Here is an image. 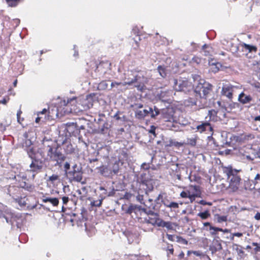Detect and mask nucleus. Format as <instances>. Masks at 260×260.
<instances>
[{
    "instance_id": "nucleus-1",
    "label": "nucleus",
    "mask_w": 260,
    "mask_h": 260,
    "mask_svg": "<svg viewBox=\"0 0 260 260\" xmlns=\"http://www.w3.org/2000/svg\"><path fill=\"white\" fill-rule=\"evenodd\" d=\"M44 152L51 161L55 162V166H61L62 163L66 159V156L61 152L57 150L56 143L51 139L44 138L42 142Z\"/></svg>"
},
{
    "instance_id": "nucleus-2",
    "label": "nucleus",
    "mask_w": 260,
    "mask_h": 260,
    "mask_svg": "<svg viewBox=\"0 0 260 260\" xmlns=\"http://www.w3.org/2000/svg\"><path fill=\"white\" fill-rule=\"evenodd\" d=\"M223 172L230 180L229 188L233 191H236L240 187L241 178L239 173L240 170L234 169L232 166L222 167Z\"/></svg>"
},
{
    "instance_id": "nucleus-3",
    "label": "nucleus",
    "mask_w": 260,
    "mask_h": 260,
    "mask_svg": "<svg viewBox=\"0 0 260 260\" xmlns=\"http://www.w3.org/2000/svg\"><path fill=\"white\" fill-rule=\"evenodd\" d=\"M87 100H84L82 101L83 103V109H78V108H76V105H74L76 103V98H74L70 99H68L66 102L64 100L62 103L63 105L65 106L66 110L64 111V113H78L83 110H85L90 108V105H91L90 103L87 104L86 103Z\"/></svg>"
},
{
    "instance_id": "nucleus-4",
    "label": "nucleus",
    "mask_w": 260,
    "mask_h": 260,
    "mask_svg": "<svg viewBox=\"0 0 260 260\" xmlns=\"http://www.w3.org/2000/svg\"><path fill=\"white\" fill-rule=\"evenodd\" d=\"M212 85L208 83H199L193 91L194 96L200 99L206 100L212 90Z\"/></svg>"
},
{
    "instance_id": "nucleus-5",
    "label": "nucleus",
    "mask_w": 260,
    "mask_h": 260,
    "mask_svg": "<svg viewBox=\"0 0 260 260\" xmlns=\"http://www.w3.org/2000/svg\"><path fill=\"white\" fill-rule=\"evenodd\" d=\"M83 174L82 168L77 164H75L72 167V170L68 172V176L71 181L81 182L83 184L84 183L81 182L83 179Z\"/></svg>"
},
{
    "instance_id": "nucleus-6",
    "label": "nucleus",
    "mask_w": 260,
    "mask_h": 260,
    "mask_svg": "<svg viewBox=\"0 0 260 260\" xmlns=\"http://www.w3.org/2000/svg\"><path fill=\"white\" fill-rule=\"evenodd\" d=\"M159 113V110L156 106H154L153 108H149V110L144 109L137 111L135 113V116L139 119H143L150 114L151 118H155Z\"/></svg>"
},
{
    "instance_id": "nucleus-7",
    "label": "nucleus",
    "mask_w": 260,
    "mask_h": 260,
    "mask_svg": "<svg viewBox=\"0 0 260 260\" xmlns=\"http://www.w3.org/2000/svg\"><path fill=\"white\" fill-rule=\"evenodd\" d=\"M174 88L176 91L186 92L192 88L191 83L187 80L175 79Z\"/></svg>"
},
{
    "instance_id": "nucleus-8",
    "label": "nucleus",
    "mask_w": 260,
    "mask_h": 260,
    "mask_svg": "<svg viewBox=\"0 0 260 260\" xmlns=\"http://www.w3.org/2000/svg\"><path fill=\"white\" fill-rule=\"evenodd\" d=\"M13 190H16L18 192L19 191V188L15 186H10L8 189V192L15 202L17 203L20 207H25L26 205L25 198L19 197V196L13 192Z\"/></svg>"
},
{
    "instance_id": "nucleus-9",
    "label": "nucleus",
    "mask_w": 260,
    "mask_h": 260,
    "mask_svg": "<svg viewBox=\"0 0 260 260\" xmlns=\"http://www.w3.org/2000/svg\"><path fill=\"white\" fill-rule=\"evenodd\" d=\"M174 114L175 110L173 108H167L162 110L161 118L165 121L174 123L177 121Z\"/></svg>"
},
{
    "instance_id": "nucleus-10",
    "label": "nucleus",
    "mask_w": 260,
    "mask_h": 260,
    "mask_svg": "<svg viewBox=\"0 0 260 260\" xmlns=\"http://www.w3.org/2000/svg\"><path fill=\"white\" fill-rule=\"evenodd\" d=\"M161 219L157 213L152 212L148 214V217L145 218L146 222L153 226L159 227L161 225Z\"/></svg>"
},
{
    "instance_id": "nucleus-11",
    "label": "nucleus",
    "mask_w": 260,
    "mask_h": 260,
    "mask_svg": "<svg viewBox=\"0 0 260 260\" xmlns=\"http://www.w3.org/2000/svg\"><path fill=\"white\" fill-rule=\"evenodd\" d=\"M16 179L17 181H19L20 179H22L24 180L19 183V185L21 188H26L28 190L31 191L33 189V187L31 185H28L25 181L27 180V176L24 173L20 172L18 174L14 175L13 178Z\"/></svg>"
},
{
    "instance_id": "nucleus-12",
    "label": "nucleus",
    "mask_w": 260,
    "mask_h": 260,
    "mask_svg": "<svg viewBox=\"0 0 260 260\" xmlns=\"http://www.w3.org/2000/svg\"><path fill=\"white\" fill-rule=\"evenodd\" d=\"M29 167L31 171L38 173L40 172L43 168V162L41 160L37 159L34 158L32 159V161Z\"/></svg>"
},
{
    "instance_id": "nucleus-13",
    "label": "nucleus",
    "mask_w": 260,
    "mask_h": 260,
    "mask_svg": "<svg viewBox=\"0 0 260 260\" xmlns=\"http://www.w3.org/2000/svg\"><path fill=\"white\" fill-rule=\"evenodd\" d=\"M234 86L231 84L224 85L222 88L221 93L223 95L226 96L229 100L233 99Z\"/></svg>"
},
{
    "instance_id": "nucleus-14",
    "label": "nucleus",
    "mask_w": 260,
    "mask_h": 260,
    "mask_svg": "<svg viewBox=\"0 0 260 260\" xmlns=\"http://www.w3.org/2000/svg\"><path fill=\"white\" fill-rule=\"evenodd\" d=\"M197 129L201 133L207 131H209L211 132L213 131V127L211 125L210 123L208 122V121L206 120L205 122H202L201 124L198 125L197 126Z\"/></svg>"
},
{
    "instance_id": "nucleus-15",
    "label": "nucleus",
    "mask_w": 260,
    "mask_h": 260,
    "mask_svg": "<svg viewBox=\"0 0 260 260\" xmlns=\"http://www.w3.org/2000/svg\"><path fill=\"white\" fill-rule=\"evenodd\" d=\"M210 250L212 252H216L219 251L222 249V245L221 242L217 239H213L212 244L210 245Z\"/></svg>"
},
{
    "instance_id": "nucleus-16",
    "label": "nucleus",
    "mask_w": 260,
    "mask_h": 260,
    "mask_svg": "<svg viewBox=\"0 0 260 260\" xmlns=\"http://www.w3.org/2000/svg\"><path fill=\"white\" fill-rule=\"evenodd\" d=\"M217 111L212 109L208 111V115L205 117L206 120L210 122L211 121H216L217 120Z\"/></svg>"
},
{
    "instance_id": "nucleus-17",
    "label": "nucleus",
    "mask_w": 260,
    "mask_h": 260,
    "mask_svg": "<svg viewBox=\"0 0 260 260\" xmlns=\"http://www.w3.org/2000/svg\"><path fill=\"white\" fill-rule=\"evenodd\" d=\"M238 100L241 103L246 104L249 103L252 100V98L250 95H246L244 92H242L239 95Z\"/></svg>"
},
{
    "instance_id": "nucleus-18",
    "label": "nucleus",
    "mask_w": 260,
    "mask_h": 260,
    "mask_svg": "<svg viewBox=\"0 0 260 260\" xmlns=\"http://www.w3.org/2000/svg\"><path fill=\"white\" fill-rule=\"evenodd\" d=\"M206 231H210V234L212 236H215L217 234L218 232H222L224 233H229V230L228 229H222L220 228L215 227L213 226H211L210 228L208 229H206Z\"/></svg>"
},
{
    "instance_id": "nucleus-19",
    "label": "nucleus",
    "mask_w": 260,
    "mask_h": 260,
    "mask_svg": "<svg viewBox=\"0 0 260 260\" xmlns=\"http://www.w3.org/2000/svg\"><path fill=\"white\" fill-rule=\"evenodd\" d=\"M201 99H199V97L195 96L194 95L192 96L189 97L187 100V102L188 103L189 105L190 106H198L199 107L201 106L200 104L202 103L201 101Z\"/></svg>"
},
{
    "instance_id": "nucleus-20",
    "label": "nucleus",
    "mask_w": 260,
    "mask_h": 260,
    "mask_svg": "<svg viewBox=\"0 0 260 260\" xmlns=\"http://www.w3.org/2000/svg\"><path fill=\"white\" fill-rule=\"evenodd\" d=\"M141 184L144 186H145L146 188H144L145 190V193L147 194L148 191H151L153 189V185L152 183L151 180H143L141 181Z\"/></svg>"
},
{
    "instance_id": "nucleus-21",
    "label": "nucleus",
    "mask_w": 260,
    "mask_h": 260,
    "mask_svg": "<svg viewBox=\"0 0 260 260\" xmlns=\"http://www.w3.org/2000/svg\"><path fill=\"white\" fill-rule=\"evenodd\" d=\"M141 76L140 75V76H139L138 75H134L133 79H132L131 80L124 82V83H123L122 84L124 86L126 85H132L133 83H134L137 82L138 81V80L140 79V88H142L144 86V84L141 82Z\"/></svg>"
},
{
    "instance_id": "nucleus-22",
    "label": "nucleus",
    "mask_w": 260,
    "mask_h": 260,
    "mask_svg": "<svg viewBox=\"0 0 260 260\" xmlns=\"http://www.w3.org/2000/svg\"><path fill=\"white\" fill-rule=\"evenodd\" d=\"M244 187L246 190H255V186L253 180H250L249 179H248L247 180H245L244 182Z\"/></svg>"
},
{
    "instance_id": "nucleus-23",
    "label": "nucleus",
    "mask_w": 260,
    "mask_h": 260,
    "mask_svg": "<svg viewBox=\"0 0 260 260\" xmlns=\"http://www.w3.org/2000/svg\"><path fill=\"white\" fill-rule=\"evenodd\" d=\"M124 260H142V256L139 254H125L123 256Z\"/></svg>"
},
{
    "instance_id": "nucleus-24",
    "label": "nucleus",
    "mask_w": 260,
    "mask_h": 260,
    "mask_svg": "<svg viewBox=\"0 0 260 260\" xmlns=\"http://www.w3.org/2000/svg\"><path fill=\"white\" fill-rule=\"evenodd\" d=\"M180 197L182 198H189L191 202L194 200L195 198L198 197L197 194H190L189 191H182L180 193Z\"/></svg>"
},
{
    "instance_id": "nucleus-25",
    "label": "nucleus",
    "mask_w": 260,
    "mask_h": 260,
    "mask_svg": "<svg viewBox=\"0 0 260 260\" xmlns=\"http://www.w3.org/2000/svg\"><path fill=\"white\" fill-rule=\"evenodd\" d=\"M254 138V136L252 134H242L239 137V141L245 143L249 140L253 139Z\"/></svg>"
},
{
    "instance_id": "nucleus-26",
    "label": "nucleus",
    "mask_w": 260,
    "mask_h": 260,
    "mask_svg": "<svg viewBox=\"0 0 260 260\" xmlns=\"http://www.w3.org/2000/svg\"><path fill=\"white\" fill-rule=\"evenodd\" d=\"M42 201L44 203L50 202L51 204H52L54 206H57L59 203V201H58V199H57L56 198H51L43 197V198L42 199Z\"/></svg>"
},
{
    "instance_id": "nucleus-27",
    "label": "nucleus",
    "mask_w": 260,
    "mask_h": 260,
    "mask_svg": "<svg viewBox=\"0 0 260 260\" xmlns=\"http://www.w3.org/2000/svg\"><path fill=\"white\" fill-rule=\"evenodd\" d=\"M63 146V149L67 154H72L74 152V148L71 143H66Z\"/></svg>"
},
{
    "instance_id": "nucleus-28",
    "label": "nucleus",
    "mask_w": 260,
    "mask_h": 260,
    "mask_svg": "<svg viewBox=\"0 0 260 260\" xmlns=\"http://www.w3.org/2000/svg\"><path fill=\"white\" fill-rule=\"evenodd\" d=\"M26 150L29 157L31 159L35 158L36 152L34 146H29Z\"/></svg>"
},
{
    "instance_id": "nucleus-29",
    "label": "nucleus",
    "mask_w": 260,
    "mask_h": 260,
    "mask_svg": "<svg viewBox=\"0 0 260 260\" xmlns=\"http://www.w3.org/2000/svg\"><path fill=\"white\" fill-rule=\"evenodd\" d=\"M173 225L174 223H173L172 222L165 221L162 219L161 222V225H160L159 227L166 228L167 230H170L173 229Z\"/></svg>"
},
{
    "instance_id": "nucleus-30",
    "label": "nucleus",
    "mask_w": 260,
    "mask_h": 260,
    "mask_svg": "<svg viewBox=\"0 0 260 260\" xmlns=\"http://www.w3.org/2000/svg\"><path fill=\"white\" fill-rule=\"evenodd\" d=\"M185 145L184 142H178L175 141V140H170L169 142V144L168 146L170 147L174 146L177 148H179Z\"/></svg>"
},
{
    "instance_id": "nucleus-31",
    "label": "nucleus",
    "mask_w": 260,
    "mask_h": 260,
    "mask_svg": "<svg viewBox=\"0 0 260 260\" xmlns=\"http://www.w3.org/2000/svg\"><path fill=\"white\" fill-rule=\"evenodd\" d=\"M197 216L200 217L201 219L205 220L208 219L211 216V214L209 210H207L202 212L198 213Z\"/></svg>"
},
{
    "instance_id": "nucleus-32",
    "label": "nucleus",
    "mask_w": 260,
    "mask_h": 260,
    "mask_svg": "<svg viewBox=\"0 0 260 260\" xmlns=\"http://www.w3.org/2000/svg\"><path fill=\"white\" fill-rule=\"evenodd\" d=\"M105 65L108 66L109 67V66H110V63H109L108 61L100 62V64L97 66L96 68V69L95 70V72L101 71V72H104V73H105L106 72V70L102 71L103 68H104V66Z\"/></svg>"
},
{
    "instance_id": "nucleus-33",
    "label": "nucleus",
    "mask_w": 260,
    "mask_h": 260,
    "mask_svg": "<svg viewBox=\"0 0 260 260\" xmlns=\"http://www.w3.org/2000/svg\"><path fill=\"white\" fill-rule=\"evenodd\" d=\"M243 47L245 50H248L249 52L256 53L257 50V48L256 46L247 44H244Z\"/></svg>"
},
{
    "instance_id": "nucleus-34",
    "label": "nucleus",
    "mask_w": 260,
    "mask_h": 260,
    "mask_svg": "<svg viewBox=\"0 0 260 260\" xmlns=\"http://www.w3.org/2000/svg\"><path fill=\"white\" fill-rule=\"evenodd\" d=\"M189 179L191 182H196L200 183L201 181V177L198 174H194L193 175L190 174L189 177Z\"/></svg>"
},
{
    "instance_id": "nucleus-35",
    "label": "nucleus",
    "mask_w": 260,
    "mask_h": 260,
    "mask_svg": "<svg viewBox=\"0 0 260 260\" xmlns=\"http://www.w3.org/2000/svg\"><path fill=\"white\" fill-rule=\"evenodd\" d=\"M253 181L254 182L255 186V190H260V174L257 173Z\"/></svg>"
},
{
    "instance_id": "nucleus-36",
    "label": "nucleus",
    "mask_w": 260,
    "mask_h": 260,
    "mask_svg": "<svg viewBox=\"0 0 260 260\" xmlns=\"http://www.w3.org/2000/svg\"><path fill=\"white\" fill-rule=\"evenodd\" d=\"M197 137H196L195 138H187V142L185 143V145H187L192 147H194L197 145Z\"/></svg>"
},
{
    "instance_id": "nucleus-37",
    "label": "nucleus",
    "mask_w": 260,
    "mask_h": 260,
    "mask_svg": "<svg viewBox=\"0 0 260 260\" xmlns=\"http://www.w3.org/2000/svg\"><path fill=\"white\" fill-rule=\"evenodd\" d=\"M9 6L11 7H16L22 0H5Z\"/></svg>"
},
{
    "instance_id": "nucleus-38",
    "label": "nucleus",
    "mask_w": 260,
    "mask_h": 260,
    "mask_svg": "<svg viewBox=\"0 0 260 260\" xmlns=\"http://www.w3.org/2000/svg\"><path fill=\"white\" fill-rule=\"evenodd\" d=\"M166 250L167 252V256H170V255H173L174 254V248L172 244H168V246L166 248Z\"/></svg>"
},
{
    "instance_id": "nucleus-39",
    "label": "nucleus",
    "mask_w": 260,
    "mask_h": 260,
    "mask_svg": "<svg viewBox=\"0 0 260 260\" xmlns=\"http://www.w3.org/2000/svg\"><path fill=\"white\" fill-rule=\"evenodd\" d=\"M164 204L167 207H169L170 208L177 209L179 208V205L176 202H172L169 204L164 202Z\"/></svg>"
},
{
    "instance_id": "nucleus-40",
    "label": "nucleus",
    "mask_w": 260,
    "mask_h": 260,
    "mask_svg": "<svg viewBox=\"0 0 260 260\" xmlns=\"http://www.w3.org/2000/svg\"><path fill=\"white\" fill-rule=\"evenodd\" d=\"M157 70L161 77H165L166 76L167 74L166 72V69L164 67H162L161 66H159L157 67Z\"/></svg>"
},
{
    "instance_id": "nucleus-41",
    "label": "nucleus",
    "mask_w": 260,
    "mask_h": 260,
    "mask_svg": "<svg viewBox=\"0 0 260 260\" xmlns=\"http://www.w3.org/2000/svg\"><path fill=\"white\" fill-rule=\"evenodd\" d=\"M217 222L218 223H221L223 222H226L228 220L226 216H220L217 215L216 217Z\"/></svg>"
},
{
    "instance_id": "nucleus-42",
    "label": "nucleus",
    "mask_w": 260,
    "mask_h": 260,
    "mask_svg": "<svg viewBox=\"0 0 260 260\" xmlns=\"http://www.w3.org/2000/svg\"><path fill=\"white\" fill-rule=\"evenodd\" d=\"M189 187L192 188L194 191L195 193H193V194H198V197L199 196V195L201 194V191L199 186L191 185L189 186Z\"/></svg>"
},
{
    "instance_id": "nucleus-43",
    "label": "nucleus",
    "mask_w": 260,
    "mask_h": 260,
    "mask_svg": "<svg viewBox=\"0 0 260 260\" xmlns=\"http://www.w3.org/2000/svg\"><path fill=\"white\" fill-rule=\"evenodd\" d=\"M113 172L114 174H117L119 171V163L115 162L113 166Z\"/></svg>"
},
{
    "instance_id": "nucleus-44",
    "label": "nucleus",
    "mask_w": 260,
    "mask_h": 260,
    "mask_svg": "<svg viewBox=\"0 0 260 260\" xmlns=\"http://www.w3.org/2000/svg\"><path fill=\"white\" fill-rule=\"evenodd\" d=\"M22 112L21 110V109H19L17 112V121L20 123H21V121L23 120V118H21V115L22 114Z\"/></svg>"
},
{
    "instance_id": "nucleus-45",
    "label": "nucleus",
    "mask_w": 260,
    "mask_h": 260,
    "mask_svg": "<svg viewBox=\"0 0 260 260\" xmlns=\"http://www.w3.org/2000/svg\"><path fill=\"white\" fill-rule=\"evenodd\" d=\"M102 200H100L99 201L92 202L91 205L93 206L100 207L102 204Z\"/></svg>"
},
{
    "instance_id": "nucleus-46",
    "label": "nucleus",
    "mask_w": 260,
    "mask_h": 260,
    "mask_svg": "<svg viewBox=\"0 0 260 260\" xmlns=\"http://www.w3.org/2000/svg\"><path fill=\"white\" fill-rule=\"evenodd\" d=\"M191 253H193L195 255L198 256H201L203 255V253L201 251H191L189 250L187 252L188 255H189Z\"/></svg>"
},
{
    "instance_id": "nucleus-47",
    "label": "nucleus",
    "mask_w": 260,
    "mask_h": 260,
    "mask_svg": "<svg viewBox=\"0 0 260 260\" xmlns=\"http://www.w3.org/2000/svg\"><path fill=\"white\" fill-rule=\"evenodd\" d=\"M10 100L9 96L4 97L2 100H0V104L6 105L8 102Z\"/></svg>"
},
{
    "instance_id": "nucleus-48",
    "label": "nucleus",
    "mask_w": 260,
    "mask_h": 260,
    "mask_svg": "<svg viewBox=\"0 0 260 260\" xmlns=\"http://www.w3.org/2000/svg\"><path fill=\"white\" fill-rule=\"evenodd\" d=\"M137 200H139L141 204H144L146 206H147V205H146L145 204V203L144 202V196L143 194H139L137 197Z\"/></svg>"
},
{
    "instance_id": "nucleus-49",
    "label": "nucleus",
    "mask_w": 260,
    "mask_h": 260,
    "mask_svg": "<svg viewBox=\"0 0 260 260\" xmlns=\"http://www.w3.org/2000/svg\"><path fill=\"white\" fill-rule=\"evenodd\" d=\"M47 113H49L50 112L48 111L46 109H44L42 111L39 112L38 113V116H39L40 115H44V119L45 120Z\"/></svg>"
},
{
    "instance_id": "nucleus-50",
    "label": "nucleus",
    "mask_w": 260,
    "mask_h": 260,
    "mask_svg": "<svg viewBox=\"0 0 260 260\" xmlns=\"http://www.w3.org/2000/svg\"><path fill=\"white\" fill-rule=\"evenodd\" d=\"M252 245L255 246L254 250L256 253L260 252V246L259 244L257 243L253 242L252 243Z\"/></svg>"
},
{
    "instance_id": "nucleus-51",
    "label": "nucleus",
    "mask_w": 260,
    "mask_h": 260,
    "mask_svg": "<svg viewBox=\"0 0 260 260\" xmlns=\"http://www.w3.org/2000/svg\"><path fill=\"white\" fill-rule=\"evenodd\" d=\"M156 127L154 125H151L150 129L149 131V133L152 134L154 137H156V134L155 133Z\"/></svg>"
},
{
    "instance_id": "nucleus-52",
    "label": "nucleus",
    "mask_w": 260,
    "mask_h": 260,
    "mask_svg": "<svg viewBox=\"0 0 260 260\" xmlns=\"http://www.w3.org/2000/svg\"><path fill=\"white\" fill-rule=\"evenodd\" d=\"M59 179V176L58 175H56V174H53L52 175H51V176L49 177V180L51 181H56L57 180H58Z\"/></svg>"
},
{
    "instance_id": "nucleus-53",
    "label": "nucleus",
    "mask_w": 260,
    "mask_h": 260,
    "mask_svg": "<svg viewBox=\"0 0 260 260\" xmlns=\"http://www.w3.org/2000/svg\"><path fill=\"white\" fill-rule=\"evenodd\" d=\"M75 214H73V216H70V219H69V220L71 222L72 225H74V221L75 220ZM68 219H66V221H67Z\"/></svg>"
},
{
    "instance_id": "nucleus-54",
    "label": "nucleus",
    "mask_w": 260,
    "mask_h": 260,
    "mask_svg": "<svg viewBox=\"0 0 260 260\" xmlns=\"http://www.w3.org/2000/svg\"><path fill=\"white\" fill-rule=\"evenodd\" d=\"M141 168L145 170H148L150 168V165L149 164L143 163L141 165Z\"/></svg>"
},
{
    "instance_id": "nucleus-55",
    "label": "nucleus",
    "mask_w": 260,
    "mask_h": 260,
    "mask_svg": "<svg viewBox=\"0 0 260 260\" xmlns=\"http://www.w3.org/2000/svg\"><path fill=\"white\" fill-rule=\"evenodd\" d=\"M199 203L202 205H209L211 206L212 205L211 202H207L205 200H201Z\"/></svg>"
},
{
    "instance_id": "nucleus-56",
    "label": "nucleus",
    "mask_w": 260,
    "mask_h": 260,
    "mask_svg": "<svg viewBox=\"0 0 260 260\" xmlns=\"http://www.w3.org/2000/svg\"><path fill=\"white\" fill-rule=\"evenodd\" d=\"M24 146L27 148L29 147V146H33L31 143V141L29 140H26L24 143Z\"/></svg>"
},
{
    "instance_id": "nucleus-57",
    "label": "nucleus",
    "mask_w": 260,
    "mask_h": 260,
    "mask_svg": "<svg viewBox=\"0 0 260 260\" xmlns=\"http://www.w3.org/2000/svg\"><path fill=\"white\" fill-rule=\"evenodd\" d=\"M62 200L63 204L66 205L68 203L69 199L68 197H63L62 198Z\"/></svg>"
},
{
    "instance_id": "nucleus-58",
    "label": "nucleus",
    "mask_w": 260,
    "mask_h": 260,
    "mask_svg": "<svg viewBox=\"0 0 260 260\" xmlns=\"http://www.w3.org/2000/svg\"><path fill=\"white\" fill-rule=\"evenodd\" d=\"M64 168L66 171L69 170L70 169V164L68 162H66L64 164Z\"/></svg>"
},
{
    "instance_id": "nucleus-59",
    "label": "nucleus",
    "mask_w": 260,
    "mask_h": 260,
    "mask_svg": "<svg viewBox=\"0 0 260 260\" xmlns=\"http://www.w3.org/2000/svg\"><path fill=\"white\" fill-rule=\"evenodd\" d=\"M252 86L254 87L255 88L258 89L260 88V83L259 82H255L252 84Z\"/></svg>"
},
{
    "instance_id": "nucleus-60",
    "label": "nucleus",
    "mask_w": 260,
    "mask_h": 260,
    "mask_svg": "<svg viewBox=\"0 0 260 260\" xmlns=\"http://www.w3.org/2000/svg\"><path fill=\"white\" fill-rule=\"evenodd\" d=\"M233 236H236L238 237H241L243 236V234L242 233H234L233 234Z\"/></svg>"
},
{
    "instance_id": "nucleus-61",
    "label": "nucleus",
    "mask_w": 260,
    "mask_h": 260,
    "mask_svg": "<svg viewBox=\"0 0 260 260\" xmlns=\"http://www.w3.org/2000/svg\"><path fill=\"white\" fill-rule=\"evenodd\" d=\"M122 84L121 82H113L111 83V86L113 87L115 85H120Z\"/></svg>"
},
{
    "instance_id": "nucleus-62",
    "label": "nucleus",
    "mask_w": 260,
    "mask_h": 260,
    "mask_svg": "<svg viewBox=\"0 0 260 260\" xmlns=\"http://www.w3.org/2000/svg\"><path fill=\"white\" fill-rule=\"evenodd\" d=\"M42 119H44V118L42 116H40V115H39L36 118L35 121L36 123H39Z\"/></svg>"
},
{
    "instance_id": "nucleus-63",
    "label": "nucleus",
    "mask_w": 260,
    "mask_h": 260,
    "mask_svg": "<svg viewBox=\"0 0 260 260\" xmlns=\"http://www.w3.org/2000/svg\"><path fill=\"white\" fill-rule=\"evenodd\" d=\"M254 218L257 220H260V213L257 212L254 216Z\"/></svg>"
},
{
    "instance_id": "nucleus-64",
    "label": "nucleus",
    "mask_w": 260,
    "mask_h": 260,
    "mask_svg": "<svg viewBox=\"0 0 260 260\" xmlns=\"http://www.w3.org/2000/svg\"><path fill=\"white\" fill-rule=\"evenodd\" d=\"M178 258L179 259H182L184 257V253L183 251H181L178 255Z\"/></svg>"
}]
</instances>
